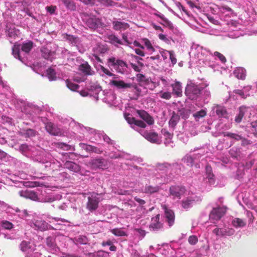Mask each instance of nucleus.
Returning <instances> with one entry per match:
<instances>
[{
	"label": "nucleus",
	"mask_w": 257,
	"mask_h": 257,
	"mask_svg": "<svg viewBox=\"0 0 257 257\" xmlns=\"http://www.w3.org/2000/svg\"><path fill=\"white\" fill-rule=\"evenodd\" d=\"M32 47L33 43L32 42L24 43L22 45L15 44L12 48V54L15 58L18 59L22 63H25L26 59L25 57L22 56L20 49H21L22 52L28 54Z\"/></svg>",
	"instance_id": "obj_1"
},
{
	"label": "nucleus",
	"mask_w": 257,
	"mask_h": 257,
	"mask_svg": "<svg viewBox=\"0 0 257 257\" xmlns=\"http://www.w3.org/2000/svg\"><path fill=\"white\" fill-rule=\"evenodd\" d=\"M203 86L199 87L192 80H188L185 88V94L188 98L191 100L196 99L201 94Z\"/></svg>",
	"instance_id": "obj_2"
},
{
	"label": "nucleus",
	"mask_w": 257,
	"mask_h": 257,
	"mask_svg": "<svg viewBox=\"0 0 257 257\" xmlns=\"http://www.w3.org/2000/svg\"><path fill=\"white\" fill-rule=\"evenodd\" d=\"M110 83L118 89L131 88L137 96L142 94V88L140 85H137L136 83H125L122 80H111Z\"/></svg>",
	"instance_id": "obj_3"
},
{
	"label": "nucleus",
	"mask_w": 257,
	"mask_h": 257,
	"mask_svg": "<svg viewBox=\"0 0 257 257\" xmlns=\"http://www.w3.org/2000/svg\"><path fill=\"white\" fill-rule=\"evenodd\" d=\"M107 64L110 68L112 67L119 73L124 74L127 71V65L122 60L111 57L108 59Z\"/></svg>",
	"instance_id": "obj_4"
},
{
	"label": "nucleus",
	"mask_w": 257,
	"mask_h": 257,
	"mask_svg": "<svg viewBox=\"0 0 257 257\" xmlns=\"http://www.w3.org/2000/svg\"><path fill=\"white\" fill-rule=\"evenodd\" d=\"M83 21L88 27L92 30L106 26L101 19L94 16H85L83 17Z\"/></svg>",
	"instance_id": "obj_5"
},
{
	"label": "nucleus",
	"mask_w": 257,
	"mask_h": 257,
	"mask_svg": "<svg viewBox=\"0 0 257 257\" xmlns=\"http://www.w3.org/2000/svg\"><path fill=\"white\" fill-rule=\"evenodd\" d=\"M50 220L49 222L52 224L50 228L55 230H61L66 225V224L68 223L69 221L65 219L59 217H52L50 216L47 217Z\"/></svg>",
	"instance_id": "obj_6"
},
{
	"label": "nucleus",
	"mask_w": 257,
	"mask_h": 257,
	"mask_svg": "<svg viewBox=\"0 0 257 257\" xmlns=\"http://www.w3.org/2000/svg\"><path fill=\"white\" fill-rule=\"evenodd\" d=\"M141 128L139 133L148 141L157 144H161V141L157 133L154 132H148Z\"/></svg>",
	"instance_id": "obj_7"
},
{
	"label": "nucleus",
	"mask_w": 257,
	"mask_h": 257,
	"mask_svg": "<svg viewBox=\"0 0 257 257\" xmlns=\"http://www.w3.org/2000/svg\"><path fill=\"white\" fill-rule=\"evenodd\" d=\"M100 198L98 194L92 193L88 197L86 207L88 210L92 212L97 209Z\"/></svg>",
	"instance_id": "obj_8"
},
{
	"label": "nucleus",
	"mask_w": 257,
	"mask_h": 257,
	"mask_svg": "<svg viewBox=\"0 0 257 257\" xmlns=\"http://www.w3.org/2000/svg\"><path fill=\"white\" fill-rule=\"evenodd\" d=\"M125 118L127 122L131 125V127L137 132L140 128H145L146 123L142 120H137L135 118L132 117L130 114L125 115Z\"/></svg>",
	"instance_id": "obj_9"
},
{
	"label": "nucleus",
	"mask_w": 257,
	"mask_h": 257,
	"mask_svg": "<svg viewBox=\"0 0 257 257\" xmlns=\"http://www.w3.org/2000/svg\"><path fill=\"white\" fill-rule=\"evenodd\" d=\"M89 166L93 169H104L108 166L107 161L102 158H98L92 159L88 163Z\"/></svg>",
	"instance_id": "obj_10"
},
{
	"label": "nucleus",
	"mask_w": 257,
	"mask_h": 257,
	"mask_svg": "<svg viewBox=\"0 0 257 257\" xmlns=\"http://www.w3.org/2000/svg\"><path fill=\"white\" fill-rule=\"evenodd\" d=\"M164 211V217L165 221L170 227L175 222V214L173 210L168 208L166 205L162 206Z\"/></svg>",
	"instance_id": "obj_11"
},
{
	"label": "nucleus",
	"mask_w": 257,
	"mask_h": 257,
	"mask_svg": "<svg viewBox=\"0 0 257 257\" xmlns=\"http://www.w3.org/2000/svg\"><path fill=\"white\" fill-rule=\"evenodd\" d=\"M247 115H248V117H249L250 115H251V113L249 110V108L244 106L240 107L239 108V112L238 114L235 116V121L238 123H240L243 119L248 121L246 118V116Z\"/></svg>",
	"instance_id": "obj_12"
},
{
	"label": "nucleus",
	"mask_w": 257,
	"mask_h": 257,
	"mask_svg": "<svg viewBox=\"0 0 257 257\" xmlns=\"http://www.w3.org/2000/svg\"><path fill=\"white\" fill-rule=\"evenodd\" d=\"M225 208L223 207L213 208L209 214L211 220H218L225 214Z\"/></svg>",
	"instance_id": "obj_13"
},
{
	"label": "nucleus",
	"mask_w": 257,
	"mask_h": 257,
	"mask_svg": "<svg viewBox=\"0 0 257 257\" xmlns=\"http://www.w3.org/2000/svg\"><path fill=\"white\" fill-rule=\"evenodd\" d=\"M163 226V223L160 221V214H158L156 216L152 218L149 225V228L151 231H158L161 229Z\"/></svg>",
	"instance_id": "obj_14"
},
{
	"label": "nucleus",
	"mask_w": 257,
	"mask_h": 257,
	"mask_svg": "<svg viewBox=\"0 0 257 257\" xmlns=\"http://www.w3.org/2000/svg\"><path fill=\"white\" fill-rule=\"evenodd\" d=\"M180 167V165L178 164H173L172 165L169 164L165 163L162 164H158L157 165V168L159 170L168 171L170 170L171 172L174 171L176 169H178Z\"/></svg>",
	"instance_id": "obj_15"
},
{
	"label": "nucleus",
	"mask_w": 257,
	"mask_h": 257,
	"mask_svg": "<svg viewBox=\"0 0 257 257\" xmlns=\"http://www.w3.org/2000/svg\"><path fill=\"white\" fill-rule=\"evenodd\" d=\"M45 128L47 132L52 135L60 136L61 135L60 129L51 122L47 123L45 125Z\"/></svg>",
	"instance_id": "obj_16"
},
{
	"label": "nucleus",
	"mask_w": 257,
	"mask_h": 257,
	"mask_svg": "<svg viewBox=\"0 0 257 257\" xmlns=\"http://www.w3.org/2000/svg\"><path fill=\"white\" fill-rule=\"evenodd\" d=\"M137 79L138 81L140 83L138 85H140L142 88V94L144 92V90H145L146 88L143 87L142 85H148L150 83H152L151 80L148 78H147L144 75L139 73L136 75Z\"/></svg>",
	"instance_id": "obj_17"
},
{
	"label": "nucleus",
	"mask_w": 257,
	"mask_h": 257,
	"mask_svg": "<svg viewBox=\"0 0 257 257\" xmlns=\"http://www.w3.org/2000/svg\"><path fill=\"white\" fill-rule=\"evenodd\" d=\"M42 163L45 164V167H49L53 171L58 170L62 167L61 163L55 159H51L50 161H43Z\"/></svg>",
	"instance_id": "obj_18"
},
{
	"label": "nucleus",
	"mask_w": 257,
	"mask_h": 257,
	"mask_svg": "<svg viewBox=\"0 0 257 257\" xmlns=\"http://www.w3.org/2000/svg\"><path fill=\"white\" fill-rule=\"evenodd\" d=\"M21 196L30 199L34 201H37L38 199V195L36 192L31 190L21 191L19 192Z\"/></svg>",
	"instance_id": "obj_19"
},
{
	"label": "nucleus",
	"mask_w": 257,
	"mask_h": 257,
	"mask_svg": "<svg viewBox=\"0 0 257 257\" xmlns=\"http://www.w3.org/2000/svg\"><path fill=\"white\" fill-rule=\"evenodd\" d=\"M185 192L184 187L179 186H173L170 188V192L171 195L176 197H180Z\"/></svg>",
	"instance_id": "obj_20"
},
{
	"label": "nucleus",
	"mask_w": 257,
	"mask_h": 257,
	"mask_svg": "<svg viewBox=\"0 0 257 257\" xmlns=\"http://www.w3.org/2000/svg\"><path fill=\"white\" fill-rule=\"evenodd\" d=\"M112 26L113 29L115 31H124L130 27L128 23L118 21H113Z\"/></svg>",
	"instance_id": "obj_21"
},
{
	"label": "nucleus",
	"mask_w": 257,
	"mask_h": 257,
	"mask_svg": "<svg viewBox=\"0 0 257 257\" xmlns=\"http://www.w3.org/2000/svg\"><path fill=\"white\" fill-rule=\"evenodd\" d=\"M79 70L86 75H92L94 72L91 69V66L87 62L81 64L79 66Z\"/></svg>",
	"instance_id": "obj_22"
},
{
	"label": "nucleus",
	"mask_w": 257,
	"mask_h": 257,
	"mask_svg": "<svg viewBox=\"0 0 257 257\" xmlns=\"http://www.w3.org/2000/svg\"><path fill=\"white\" fill-rule=\"evenodd\" d=\"M138 114L141 118L145 121L148 124L151 125L154 123V119L146 111L138 110Z\"/></svg>",
	"instance_id": "obj_23"
},
{
	"label": "nucleus",
	"mask_w": 257,
	"mask_h": 257,
	"mask_svg": "<svg viewBox=\"0 0 257 257\" xmlns=\"http://www.w3.org/2000/svg\"><path fill=\"white\" fill-rule=\"evenodd\" d=\"M64 166V168L75 173H78L80 171V167L78 164L71 161H66Z\"/></svg>",
	"instance_id": "obj_24"
},
{
	"label": "nucleus",
	"mask_w": 257,
	"mask_h": 257,
	"mask_svg": "<svg viewBox=\"0 0 257 257\" xmlns=\"http://www.w3.org/2000/svg\"><path fill=\"white\" fill-rule=\"evenodd\" d=\"M34 225L36 228L41 230H45L50 228L51 225H49L45 221L43 220H36L34 222Z\"/></svg>",
	"instance_id": "obj_25"
},
{
	"label": "nucleus",
	"mask_w": 257,
	"mask_h": 257,
	"mask_svg": "<svg viewBox=\"0 0 257 257\" xmlns=\"http://www.w3.org/2000/svg\"><path fill=\"white\" fill-rule=\"evenodd\" d=\"M213 111L214 113L219 117H225L227 112L223 106L217 105L213 107Z\"/></svg>",
	"instance_id": "obj_26"
},
{
	"label": "nucleus",
	"mask_w": 257,
	"mask_h": 257,
	"mask_svg": "<svg viewBox=\"0 0 257 257\" xmlns=\"http://www.w3.org/2000/svg\"><path fill=\"white\" fill-rule=\"evenodd\" d=\"M195 202V200L193 197H187L182 201V206L183 208L187 209L191 207Z\"/></svg>",
	"instance_id": "obj_27"
},
{
	"label": "nucleus",
	"mask_w": 257,
	"mask_h": 257,
	"mask_svg": "<svg viewBox=\"0 0 257 257\" xmlns=\"http://www.w3.org/2000/svg\"><path fill=\"white\" fill-rule=\"evenodd\" d=\"M108 41L114 45L115 46H118V45H123V43L121 40H120L116 35L114 34H111L108 35L107 37Z\"/></svg>",
	"instance_id": "obj_28"
},
{
	"label": "nucleus",
	"mask_w": 257,
	"mask_h": 257,
	"mask_svg": "<svg viewBox=\"0 0 257 257\" xmlns=\"http://www.w3.org/2000/svg\"><path fill=\"white\" fill-rule=\"evenodd\" d=\"M159 186L156 185L153 186L151 185H146L142 189L143 192L146 194H153L159 191Z\"/></svg>",
	"instance_id": "obj_29"
},
{
	"label": "nucleus",
	"mask_w": 257,
	"mask_h": 257,
	"mask_svg": "<svg viewBox=\"0 0 257 257\" xmlns=\"http://www.w3.org/2000/svg\"><path fill=\"white\" fill-rule=\"evenodd\" d=\"M232 225L235 228L243 227L246 225V221L239 218H234L231 221Z\"/></svg>",
	"instance_id": "obj_30"
},
{
	"label": "nucleus",
	"mask_w": 257,
	"mask_h": 257,
	"mask_svg": "<svg viewBox=\"0 0 257 257\" xmlns=\"http://www.w3.org/2000/svg\"><path fill=\"white\" fill-rule=\"evenodd\" d=\"M21 250L25 252H31L33 250L32 245L31 243L26 241H23L20 244Z\"/></svg>",
	"instance_id": "obj_31"
},
{
	"label": "nucleus",
	"mask_w": 257,
	"mask_h": 257,
	"mask_svg": "<svg viewBox=\"0 0 257 257\" xmlns=\"http://www.w3.org/2000/svg\"><path fill=\"white\" fill-rule=\"evenodd\" d=\"M173 88V92L178 96L182 95V86L179 82H176L174 84H172Z\"/></svg>",
	"instance_id": "obj_32"
},
{
	"label": "nucleus",
	"mask_w": 257,
	"mask_h": 257,
	"mask_svg": "<svg viewBox=\"0 0 257 257\" xmlns=\"http://www.w3.org/2000/svg\"><path fill=\"white\" fill-rule=\"evenodd\" d=\"M233 74L238 79L243 80L245 78V70L243 68H237L234 70Z\"/></svg>",
	"instance_id": "obj_33"
},
{
	"label": "nucleus",
	"mask_w": 257,
	"mask_h": 257,
	"mask_svg": "<svg viewBox=\"0 0 257 257\" xmlns=\"http://www.w3.org/2000/svg\"><path fill=\"white\" fill-rule=\"evenodd\" d=\"M74 243L76 244H86L88 240L87 238L84 235H79L74 237L73 239Z\"/></svg>",
	"instance_id": "obj_34"
},
{
	"label": "nucleus",
	"mask_w": 257,
	"mask_h": 257,
	"mask_svg": "<svg viewBox=\"0 0 257 257\" xmlns=\"http://www.w3.org/2000/svg\"><path fill=\"white\" fill-rule=\"evenodd\" d=\"M46 244L52 251H56L58 247L55 242V239L52 237H48L46 239Z\"/></svg>",
	"instance_id": "obj_35"
},
{
	"label": "nucleus",
	"mask_w": 257,
	"mask_h": 257,
	"mask_svg": "<svg viewBox=\"0 0 257 257\" xmlns=\"http://www.w3.org/2000/svg\"><path fill=\"white\" fill-rule=\"evenodd\" d=\"M179 119V116L175 112H173L171 118L169 122V126L171 127H174L175 126Z\"/></svg>",
	"instance_id": "obj_36"
},
{
	"label": "nucleus",
	"mask_w": 257,
	"mask_h": 257,
	"mask_svg": "<svg viewBox=\"0 0 257 257\" xmlns=\"http://www.w3.org/2000/svg\"><path fill=\"white\" fill-rule=\"evenodd\" d=\"M61 3L65 5L68 10L74 11L76 9V5L72 0H63Z\"/></svg>",
	"instance_id": "obj_37"
},
{
	"label": "nucleus",
	"mask_w": 257,
	"mask_h": 257,
	"mask_svg": "<svg viewBox=\"0 0 257 257\" xmlns=\"http://www.w3.org/2000/svg\"><path fill=\"white\" fill-rule=\"evenodd\" d=\"M222 134L224 137H228L236 141H240L242 139V137L241 135L237 134H234L229 132H223Z\"/></svg>",
	"instance_id": "obj_38"
},
{
	"label": "nucleus",
	"mask_w": 257,
	"mask_h": 257,
	"mask_svg": "<svg viewBox=\"0 0 257 257\" xmlns=\"http://www.w3.org/2000/svg\"><path fill=\"white\" fill-rule=\"evenodd\" d=\"M194 151L196 152L193 155L196 160H198L207 152V151L203 148L195 149Z\"/></svg>",
	"instance_id": "obj_39"
},
{
	"label": "nucleus",
	"mask_w": 257,
	"mask_h": 257,
	"mask_svg": "<svg viewBox=\"0 0 257 257\" xmlns=\"http://www.w3.org/2000/svg\"><path fill=\"white\" fill-rule=\"evenodd\" d=\"M196 160L194 157L190 155H186L182 159L184 163L188 166H192L194 161Z\"/></svg>",
	"instance_id": "obj_40"
},
{
	"label": "nucleus",
	"mask_w": 257,
	"mask_h": 257,
	"mask_svg": "<svg viewBox=\"0 0 257 257\" xmlns=\"http://www.w3.org/2000/svg\"><path fill=\"white\" fill-rule=\"evenodd\" d=\"M130 65L131 67L136 72H140L144 67V64L143 62L135 63L130 62Z\"/></svg>",
	"instance_id": "obj_41"
},
{
	"label": "nucleus",
	"mask_w": 257,
	"mask_h": 257,
	"mask_svg": "<svg viewBox=\"0 0 257 257\" xmlns=\"http://www.w3.org/2000/svg\"><path fill=\"white\" fill-rule=\"evenodd\" d=\"M209 85V84L207 83H205L203 84L201 86H203L204 88L203 90L201 89V93L203 95L205 99L209 98L211 96L210 91L209 89H206L207 87Z\"/></svg>",
	"instance_id": "obj_42"
},
{
	"label": "nucleus",
	"mask_w": 257,
	"mask_h": 257,
	"mask_svg": "<svg viewBox=\"0 0 257 257\" xmlns=\"http://www.w3.org/2000/svg\"><path fill=\"white\" fill-rule=\"evenodd\" d=\"M56 146L58 148L62 149L65 151L74 150V148L73 147L64 143H58L56 144Z\"/></svg>",
	"instance_id": "obj_43"
},
{
	"label": "nucleus",
	"mask_w": 257,
	"mask_h": 257,
	"mask_svg": "<svg viewBox=\"0 0 257 257\" xmlns=\"http://www.w3.org/2000/svg\"><path fill=\"white\" fill-rule=\"evenodd\" d=\"M48 79L50 81L56 80L57 78L55 70L52 68H49L47 71Z\"/></svg>",
	"instance_id": "obj_44"
},
{
	"label": "nucleus",
	"mask_w": 257,
	"mask_h": 257,
	"mask_svg": "<svg viewBox=\"0 0 257 257\" xmlns=\"http://www.w3.org/2000/svg\"><path fill=\"white\" fill-rule=\"evenodd\" d=\"M206 170L207 173L206 178L208 179V181L211 184H213L214 183V175L211 173V167L207 166Z\"/></svg>",
	"instance_id": "obj_45"
},
{
	"label": "nucleus",
	"mask_w": 257,
	"mask_h": 257,
	"mask_svg": "<svg viewBox=\"0 0 257 257\" xmlns=\"http://www.w3.org/2000/svg\"><path fill=\"white\" fill-rule=\"evenodd\" d=\"M66 40L73 46L77 45L79 43V39L72 35H67Z\"/></svg>",
	"instance_id": "obj_46"
},
{
	"label": "nucleus",
	"mask_w": 257,
	"mask_h": 257,
	"mask_svg": "<svg viewBox=\"0 0 257 257\" xmlns=\"http://www.w3.org/2000/svg\"><path fill=\"white\" fill-rule=\"evenodd\" d=\"M111 232L114 235L117 236H126V233L120 228H114L111 230Z\"/></svg>",
	"instance_id": "obj_47"
},
{
	"label": "nucleus",
	"mask_w": 257,
	"mask_h": 257,
	"mask_svg": "<svg viewBox=\"0 0 257 257\" xmlns=\"http://www.w3.org/2000/svg\"><path fill=\"white\" fill-rule=\"evenodd\" d=\"M99 70L100 73L102 76H103L104 75H107L108 76H112L114 75V74L112 73L108 69L105 68L103 66H100Z\"/></svg>",
	"instance_id": "obj_48"
},
{
	"label": "nucleus",
	"mask_w": 257,
	"mask_h": 257,
	"mask_svg": "<svg viewBox=\"0 0 257 257\" xmlns=\"http://www.w3.org/2000/svg\"><path fill=\"white\" fill-rule=\"evenodd\" d=\"M19 33L18 30H16L15 28H10L7 31V35L11 38H14L17 36Z\"/></svg>",
	"instance_id": "obj_49"
},
{
	"label": "nucleus",
	"mask_w": 257,
	"mask_h": 257,
	"mask_svg": "<svg viewBox=\"0 0 257 257\" xmlns=\"http://www.w3.org/2000/svg\"><path fill=\"white\" fill-rule=\"evenodd\" d=\"M159 96L163 99L169 100L171 98L172 94L170 92L166 91L164 92L161 91L158 93Z\"/></svg>",
	"instance_id": "obj_50"
},
{
	"label": "nucleus",
	"mask_w": 257,
	"mask_h": 257,
	"mask_svg": "<svg viewBox=\"0 0 257 257\" xmlns=\"http://www.w3.org/2000/svg\"><path fill=\"white\" fill-rule=\"evenodd\" d=\"M223 234L224 236H231L233 235L235 230L234 229L229 227H224L222 228Z\"/></svg>",
	"instance_id": "obj_51"
},
{
	"label": "nucleus",
	"mask_w": 257,
	"mask_h": 257,
	"mask_svg": "<svg viewBox=\"0 0 257 257\" xmlns=\"http://www.w3.org/2000/svg\"><path fill=\"white\" fill-rule=\"evenodd\" d=\"M87 131H90L91 134H94L95 136V140L98 141V139H100L101 137H102V135L103 134L101 133L100 132H96L95 130H93L91 128H85Z\"/></svg>",
	"instance_id": "obj_52"
},
{
	"label": "nucleus",
	"mask_w": 257,
	"mask_h": 257,
	"mask_svg": "<svg viewBox=\"0 0 257 257\" xmlns=\"http://www.w3.org/2000/svg\"><path fill=\"white\" fill-rule=\"evenodd\" d=\"M144 41L145 46L149 52L152 53L155 51L154 48L148 39H145L144 40Z\"/></svg>",
	"instance_id": "obj_53"
},
{
	"label": "nucleus",
	"mask_w": 257,
	"mask_h": 257,
	"mask_svg": "<svg viewBox=\"0 0 257 257\" xmlns=\"http://www.w3.org/2000/svg\"><path fill=\"white\" fill-rule=\"evenodd\" d=\"M206 114V112L204 110H201L197 111L193 114V116L195 117L196 120H198L201 117L205 116Z\"/></svg>",
	"instance_id": "obj_54"
},
{
	"label": "nucleus",
	"mask_w": 257,
	"mask_h": 257,
	"mask_svg": "<svg viewBox=\"0 0 257 257\" xmlns=\"http://www.w3.org/2000/svg\"><path fill=\"white\" fill-rule=\"evenodd\" d=\"M66 85L67 87L72 91L76 90L79 86L77 84L74 83L69 80L66 81Z\"/></svg>",
	"instance_id": "obj_55"
},
{
	"label": "nucleus",
	"mask_w": 257,
	"mask_h": 257,
	"mask_svg": "<svg viewBox=\"0 0 257 257\" xmlns=\"http://www.w3.org/2000/svg\"><path fill=\"white\" fill-rule=\"evenodd\" d=\"M102 245L103 246H110L109 250L110 251H114L116 250V247L114 245H112V242L110 240H107L106 241H103L102 243Z\"/></svg>",
	"instance_id": "obj_56"
},
{
	"label": "nucleus",
	"mask_w": 257,
	"mask_h": 257,
	"mask_svg": "<svg viewBox=\"0 0 257 257\" xmlns=\"http://www.w3.org/2000/svg\"><path fill=\"white\" fill-rule=\"evenodd\" d=\"M97 2H100L106 6H114L116 4L112 0H97Z\"/></svg>",
	"instance_id": "obj_57"
},
{
	"label": "nucleus",
	"mask_w": 257,
	"mask_h": 257,
	"mask_svg": "<svg viewBox=\"0 0 257 257\" xmlns=\"http://www.w3.org/2000/svg\"><path fill=\"white\" fill-rule=\"evenodd\" d=\"M37 132L33 129H28L26 131L24 135L26 137H33L36 135Z\"/></svg>",
	"instance_id": "obj_58"
},
{
	"label": "nucleus",
	"mask_w": 257,
	"mask_h": 257,
	"mask_svg": "<svg viewBox=\"0 0 257 257\" xmlns=\"http://www.w3.org/2000/svg\"><path fill=\"white\" fill-rule=\"evenodd\" d=\"M2 225L4 228L6 229H11L13 228L14 226L13 224L8 221H3Z\"/></svg>",
	"instance_id": "obj_59"
},
{
	"label": "nucleus",
	"mask_w": 257,
	"mask_h": 257,
	"mask_svg": "<svg viewBox=\"0 0 257 257\" xmlns=\"http://www.w3.org/2000/svg\"><path fill=\"white\" fill-rule=\"evenodd\" d=\"M90 153H95L97 154H101L103 153V150L100 148L92 146H91Z\"/></svg>",
	"instance_id": "obj_60"
},
{
	"label": "nucleus",
	"mask_w": 257,
	"mask_h": 257,
	"mask_svg": "<svg viewBox=\"0 0 257 257\" xmlns=\"http://www.w3.org/2000/svg\"><path fill=\"white\" fill-rule=\"evenodd\" d=\"M213 232L214 234H215L217 236H219V237L223 236L222 228L216 227L213 229Z\"/></svg>",
	"instance_id": "obj_61"
},
{
	"label": "nucleus",
	"mask_w": 257,
	"mask_h": 257,
	"mask_svg": "<svg viewBox=\"0 0 257 257\" xmlns=\"http://www.w3.org/2000/svg\"><path fill=\"white\" fill-rule=\"evenodd\" d=\"M159 38L163 41L166 43L169 44L171 43V39L169 38H167L166 35L163 34H160L158 35Z\"/></svg>",
	"instance_id": "obj_62"
},
{
	"label": "nucleus",
	"mask_w": 257,
	"mask_h": 257,
	"mask_svg": "<svg viewBox=\"0 0 257 257\" xmlns=\"http://www.w3.org/2000/svg\"><path fill=\"white\" fill-rule=\"evenodd\" d=\"M41 253L38 252H34V250L31 252H28L26 253V257H41Z\"/></svg>",
	"instance_id": "obj_63"
},
{
	"label": "nucleus",
	"mask_w": 257,
	"mask_h": 257,
	"mask_svg": "<svg viewBox=\"0 0 257 257\" xmlns=\"http://www.w3.org/2000/svg\"><path fill=\"white\" fill-rule=\"evenodd\" d=\"M229 154L233 158H237L239 156L238 150L237 148H232L229 152Z\"/></svg>",
	"instance_id": "obj_64"
}]
</instances>
